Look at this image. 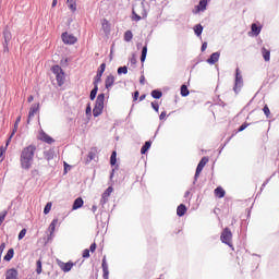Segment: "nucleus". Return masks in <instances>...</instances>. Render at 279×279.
Here are the masks:
<instances>
[{"label":"nucleus","instance_id":"11","mask_svg":"<svg viewBox=\"0 0 279 279\" xmlns=\"http://www.w3.org/2000/svg\"><path fill=\"white\" fill-rule=\"evenodd\" d=\"M208 157H203L196 168V172L195 175H199V173H202V171H204V168L206 167V165H208Z\"/></svg>","mask_w":279,"mask_h":279},{"label":"nucleus","instance_id":"15","mask_svg":"<svg viewBox=\"0 0 279 279\" xmlns=\"http://www.w3.org/2000/svg\"><path fill=\"white\" fill-rule=\"evenodd\" d=\"M82 206H84V199L82 197H77L73 202L72 210H80Z\"/></svg>","mask_w":279,"mask_h":279},{"label":"nucleus","instance_id":"59","mask_svg":"<svg viewBox=\"0 0 279 279\" xmlns=\"http://www.w3.org/2000/svg\"><path fill=\"white\" fill-rule=\"evenodd\" d=\"M92 211H93L94 214L97 213V205H93Z\"/></svg>","mask_w":279,"mask_h":279},{"label":"nucleus","instance_id":"49","mask_svg":"<svg viewBox=\"0 0 279 279\" xmlns=\"http://www.w3.org/2000/svg\"><path fill=\"white\" fill-rule=\"evenodd\" d=\"M247 125H250V124L243 123V124L239 128L238 132H243V130H246Z\"/></svg>","mask_w":279,"mask_h":279},{"label":"nucleus","instance_id":"32","mask_svg":"<svg viewBox=\"0 0 279 279\" xmlns=\"http://www.w3.org/2000/svg\"><path fill=\"white\" fill-rule=\"evenodd\" d=\"M189 95H190L189 87L186 85H182L181 86V96L189 97Z\"/></svg>","mask_w":279,"mask_h":279},{"label":"nucleus","instance_id":"43","mask_svg":"<svg viewBox=\"0 0 279 279\" xmlns=\"http://www.w3.org/2000/svg\"><path fill=\"white\" fill-rule=\"evenodd\" d=\"M64 173H69V171H71V169H73V166L66 163V161H64Z\"/></svg>","mask_w":279,"mask_h":279},{"label":"nucleus","instance_id":"8","mask_svg":"<svg viewBox=\"0 0 279 279\" xmlns=\"http://www.w3.org/2000/svg\"><path fill=\"white\" fill-rule=\"evenodd\" d=\"M39 110H40V104H34L31 106L29 111H28L27 123H29V121H32V119H34V117H36V114Z\"/></svg>","mask_w":279,"mask_h":279},{"label":"nucleus","instance_id":"52","mask_svg":"<svg viewBox=\"0 0 279 279\" xmlns=\"http://www.w3.org/2000/svg\"><path fill=\"white\" fill-rule=\"evenodd\" d=\"M138 95H140V93H138V90H136L133 95V101H138Z\"/></svg>","mask_w":279,"mask_h":279},{"label":"nucleus","instance_id":"7","mask_svg":"<svg viewBox=\"0 0 279 279\" xmlns=\"http://www.w3.org/2000/svg\"><path fill=\"white\" fill-rule=\"evenodd\" d=\"M241 86H243V76H241V73H239V69H236L235 84L233 87V90L236 95H239V92L241 90Z\"/></svg>","mask_w":279,"mask_h":279},{"label":"nucleus","instance_id":"55","mask_svg":"<svg viewBox=\"0 0 279 279\" xmlns=\"http://www.w3.org/2000/svg\"><path fill=\"white\" fill-rule=\"evenodd\" d=\"M202 51H204L205 49H208V44L207 43H204L203 45H202Z\"/></svg>","mask_w":279,"mask_h":279},{"label":"nucleus","instance_id":"48","mask_svg":"<svg viewBox=\"0 0 279 279\" xmlns=\"http://www.w3.org/2000/svg\"><path fill=\"white\" fill-rule=\"evenodd\" d=\"M100 204L104 206V204H106V192H104L101 194V199H100Z\"/></svg>","mask_w":279,"mask_h":279},{"label":"nucleus","instance_id":"21","mask_svg":"<svg viewBox=\"0 0 279 279\" xmlns=\"http://www.w3.org/2000/svg\"><path fill=\"white\" fill-rule=\"evenodd\" d=\"M54 156H56V151L53 149H49L44 153V158L46 160H53Z\"/></svg>","mask_w":279,"mask_h":279},{"label":"nucleus","instance_id":"57","mask_svg":"<svg viewBox=\"0 0 279 279\" xmlns=\"http://www.w3.org/2000/svg\"><path fill=\"white\" fill-rule=\"evenodd\" d=\"M90 112H92V109H90V107H89V105L86 107V114H90Z\"/></svg>","mask_w":279,"mask_h":279},{"label":"nucleus","instance_id":"60","mask_svg":"<svg viewBox=\"0 0 279 279\" xmlns=\"http://www.w3.org/2000/svg\"><path fill=\"white\" fill-rule=\"evenodd\" d=\"M58 5V0H52V8H56Z\"/></svg>","mask_w":279,"mask_h":279},{"label":"nucleus","instance_id":"26","mask_svg":"<svg viewBox=\"0 0 279 279\" xmlns=\"http://www.w3.org/2000/svg\"><path fill=\"white\" fill-rule=\"evenodd\" d=\"M3 37L5 43H10V40H12V33L5 28L3 32Z\"/></svg>","mask_w":279,"mask_h":279},{"label":"nucleus","instance_id":"56","mask_svg":"<svg viewBox=\"0 0 279 279\" xmlns=\"http://www.w3.org/2000/svg\"><path fill=\"white\" fill-rule=\"evenodd\" d=\"M131 64L135 65L136 64V57L131 58Z\"/></svg>","mask_w":279,"mask_h":279},{"label":"nucleus","instance_id":"40","mask_svg":"<svg viewBox=\"0 0 279 279\" xmlns=\"http://www.w3.org/2000/svg\"><path fill=\"white\" fill-rule=\"evenodd\" d=\"M97 90H98V87L97 85H95L94 89L90 92V99L92 101L95 100V98L97 97Z\"/></svg>","mask_w":279,"mask_h":279},{"label":"nucleus","instance_id":"62","mask_svg":"<svg viewBox=\"0 0 279 279\" xmlns=\"http://www.w3.org/2000/svg\"><path fill=\"white\" fill-rule=\"evenodd\" d=\"M145 97H147V95H142L141 97H140V101H144V99H145Z\"/></svg>","mask_w":279,"mask_h":279},{"label":"nucleus","instance_id":"39","mask_svg":"<svg viewBox=\"0 0 279 279\" xmlns=\"http://www.w3.org/2000/svg\"><path fill=\"white\" fill-rule=\"evenodd\" d=\"M26 234H27V229H22L17 235L19 241H22V239H25Z\"/></svg>","mask_w":279,"mask_h":279},{"label":"nucleus","instance_id":"30","mask_svg":"<svg viewBox=\"0 0 279 279\" xmlns=\"http://www.w3.org/2000/svg\"><path fill=\"white\" fill-rule=\"evenodd\" d=\"M251 29L254 36H258V34H260V27H258V25H256L255 23L252 24Z\"/></svg>","mask_w":279,"mask_h":279},{"label":"nucleus","instance_id":"1","mask_svg":"<svg viewBox=\"0 0 279 279\" xmlns=\"http://www.w3.org/2000/svg\"><path fill=\"white\" fill-rule=\"evenodd\" d=\"M36 154V145L31 144L23 148L21 156H20V162L22 169H31L32 162H34V155Z\"/></svg>","mask_w":279,"mask_h":279},{"label":"nucleus","instance_id":"41","mask_svg":"<svg viewBox=\"0 0 279 279\" xmlns=\"http://www.w3.org/2000/svg\"><path fill=\"white\" fill-rule=\"evenodd\" d=\"M123 73L124 75H128V66H120L118 69V74L121 75Z\"/></svg>","mask_w":279,"mask_h":279},{"label":"nucleus","instance_id":"16","mask_svg":"<svg viewBox=\"0 0 279 279\" xmlns=\"http://www.w3.org/2000/svg\"><path fill=\"white\" fill-rule=\"evenodd\" d=\"M219 56H221L219 52L211 53L210 58L207 59L208 64H217L219 62Z\"/></svg>","mask_w":279,"mask_h":279},{"label":"nucleus","instance_id":"20","mask_svg":"<svg viewBox=\"0 0 279 279\" xmlns=\"http://www.w3.org/2000/svg\"><path fill=\"white\" fill-rule=\"evenodd\" d=\"M215 196L218 197L219 199L226 197V190H223V187L218 186L215 191Z\"/></svg>","mask_w":279,"mask_h":279},{"label":"nucleus","instance_id":"13","mask_svg":"<svg viewBox=\"0 0 279 279\" xmlns=\"http://www.w3.org/2000/svg\"><path fill=\"white\" fill-rule=\"evenodd\" d=\"M207 5H208V0H201L198 5L195 7L194 14H198V12H204Z\"/></svg>","mask_w":279,"mask_h":279},{"label":"nucleus","instance_id":"3","mask_svg":"<svg viewBox=\"0 0 279 279\" xmlns=\"http://www.w3.org/2000/svg\"><path fill=\"white\" fill-rule=\"evenodd\" d=\"M105 99H106L105 94L98 95V97L96 99V105L93 109L94 117H99V114H101L104 112V101H105Z\"/></svg>","mask_w":279,"mask_h":279},{"label":"nucleus","instance_id":"2","mask_svg":"<svg viewBox=\"0 0 279 279\" xmlns=\"http://www.w3.org/2000/svg\"><path fill=\"white\" fill-rule=\"evenodd\" d=\"M146 2L147 0L134 3L131 20L135 21V23H138V21L147 19V9H145Z\"/></svg>","mask_w":279,"mask_h":279},{"label":"nucleus","instance_id":"47","mask_svg":"<svg viewBox=\"0 0 279 279\" xmlns=\"http://www.w3.org/2000/svg\"><path fill=\"white\" fill-rule=\"evenodd\" d=\"M95 250H97V243H92L90 246H89V252H95Z\"/></svg>","mask_w":279,"mask_h":279},{"label":"nucleus","instance_id":"54","mask_svg":"<svg viewBox=\"0 0 279 279\" xmlns=\"http://www.w3.org/2000/svg\"><path fill=\"white\" fill-rule=\"evenodd\" d=\"M12 136H14V131L12 132L11 136L8 138L5 147H8V145H10V142L12 141Z\"/></svg>","mask_w":279,"mask_h":279},{"label":"nucleus","instance_id":"64","mask_svg":"<svg viewBox=\"0 0 279 279\" xmlns=\"http://www.w3.org/2000/svg\"><path fill=\"white\" fill-rule=\"evenodd\" d=\"M191 192H185V197H189Z\"/></svg>","mask_w":279,"mask_h":279},{"label":"nucleus","instance_id":"10","mask_svg":"<svg viewBox=\"0 0 279 279\" xmlns=\"http://www.w3.org/2000/svg\"><path fill=\"white\" fill-rule=\"evenodd\" d=\"M56 226H60L58 218H53L51 223L48 227V230L50 232V234L48 236V241L51 240V238L53 236V232H56Z\"/></svg>","mask_w":279,"mask_h":279},{"label":"nucleus","instance_id":"6","mask_svg":"<svg viewBox=\"0 0 279 279\" xmlns=\"http://www.w3.org/2000/svg\"><path fill=\"white\" fill-rule=\"evenodd\" d=\"M61 38L64 45H75V43H77V37H75L73 34H69L68 32L63 33Z\"/></svg>","mask_w":279,"mask_h":279},{"label":"nucleus","instance_id":"31","mask_svg":"<svg viewBox=\"0 0 279 279\" xmlns=\"http://www.w3.org/2000/svg\"><path fill=\"white\" fill-rule=\"evenodd\" d=\"M151 97H153L154 99H160V98L162 97V92H160V90H158V89H154V90L151 92Z\"/></svg>","mask_w":279,"mask_h":279},{"label":"nucleus","instance_id":"44","mask_svg":"<svg viewBox=\"0 0 279 279\" xmlns=\"http://www.w3.org/2000/svg\"><path fill=\"white\" fill-rule=\"evenodd\" d=\"M83 258H90V250L85 248L83 251Z\"/></svg>","mask_w":279,"mask_h":279},{"label":"nucleus","instance_id":"38","mask_svg":"<svg viewBox=\"0 0 279 279\" xmlns=\"http://www.w3.org/2000/svg\"><path fill=\"white\" fill-rule=\"evenodd\" d=\"M263 112L267 117V119H269V117H271V111L269 110V106L265 105L263 108Z\"/></svg>","mask_w":279,"mask_h":279},{"label":"nucleus","instance_id":"9","mask_svg":"<svg viewBox=\"0 0 279 279\" xmlns=\"http://www.w3.org/2000/svg\"><path fill=\"white\" fill-rule=\"evenodd\" d=\"M38 140L43 141V143H47L48 145L56 143V140H53V137L49 136V134L45 133V131H41L39 133Z\"/></svg>","mask_w":279,"mask_h":279},{"label":"nucleus","instance_id":"35","mask_svg":"<svg viewBox=\"0 0 279 279\" xmlns=\"http://www.w3.org/2000/svg\"><path fill=\"white\" fill-rule=\"evenodd\" d=\"M114 84V76L109 75L107 77V82H106V88H108L109 86H112Z\"/></svg>","mask_w":279,"mask_h":279},{"label":"nucleus","instance_id":"19","mask_svg":"<svg viewBox=\"0 0 279 279\" xmlns=\"http://www.w3.org/2000/svg\"><path fill=\"white\" fill-rule=\"evenodd\" d=\"M60 268L64 271V274H69V271H71V269H73V263H71V262L62 263L60 265Z\"/></svg>","mask_w":279,"mask_h":279},{"label":"nucleus","instance_id":"46","mask_svg":"<svg viewBox=\"0 0 279 279\" xmlns=\"http://www.w3.org/2000/svg\"><path fill=\"white\" fill-rule=\"evenodd\" d=\"M151 108H154V110H155L156 112H158L160 106L158 105V102L154 101V102H151Z\"/></svg>","mask_w":279,"mask_h":279},{"label":"nucleus","instance_id":"4","mask_svg":"<svg viewBox=\"0 0 279 279\" xmlns=\"http://www.w3.org/2000/svg\"><path fill=\"white\" fill-rule=\"evenodd\" d=\"M220 241L226 245H229V247H232V250H234V247L232 246V231L230 230V228L223 229L220 235Z\"/></svg>","mask_w":279,"mask_h":279},{"label":"nucleus","instance_id":"25","mask_svg":"<svg viewBox=\"0 0 279 279\" xmlns=\"http://www.w3.org/2000/svg\"><path fill=\"white\" fill-rule=\"evenodd\" d=\"M110 165L117 169V150H113L110 157Z\"/></svg>","mask_w":279,"mask_h":279},{"label":"nucleus","instance_id":"29","mask_svg":"<svg viewBox=\"0 0 279 279\" xmlns=\"http://www.w3.org/2000/svg\"><path fill=\"white\" fill-rule=\"evenodd\" d=\"M134 38V34H132V31H126L124 33V40L125 43H130Z\"/></svg>","mask_w":279,"mask_h":279},{"label":"nucleus","instance_id":"50","mask_svg":"<svg viewBox=\"0 0 279 279\" xmlns=\"http://www.w3.org/2000/svg\"><path fill=\"white\" fill-rule=\"evenodd\" d=\"M167 118V111H162L159 116L160 121H163V119Z\"/></svg>","mask_w":279,"mask_h":279},{"label":"nucleus","instance_id":"17","mask_svg":"<svg viewBox=\"0 0 279 279\" xmlns=\"http://www.w3.org/2000/svg\"><path fill=\"white\" fill-rule=\"evenodd\" d=\"M262 56L265 62H269V60H271V51L265 47L262 48Z\"/></svg>","mask_w":279,"mask_h":279},{"label":"nucleus","instance_id":"61","mask_svg":"<svg viewBox=\"0 0 279 279\" xmlns=\"http://www.w3.org/2000/svg\"><path fill=\"white\" fill-rule=\"evenodd\" d=\"M107 193H108V195H110V193H112V186H109V187L107 189Z\"/></svg>","mask_w":279,"mask_h":279},{"label":"nucleus","instance_id":"36","mask_svg":"<svg viewBox=\"0 0 279 279\" xmlns=\"http://www.w3.org/2000/svg\"><path fill=\"white\" fill-rule=\"evenodd\" d=\"M147 58V46H144L142 49L141 62H145Z\"/></svg>","mask_w":279,"mask_h":279},{"label":"nucleus","instance_id":"51","mask_svg":"<svg viewBox=\"0 0 279 279\" xmlns=\"http://www.w3.org/2000/svg\"><path fill=\"white\" fill-rule=\"evenodd\" d=\"M5 250V243L0 245V256H3V251Z\"/></svg>","mask_w":279,"mask_h":279},{"label":"nucleus","instance_id":"24","mask_svg":"<svg viewBox=\"0 0 279 279\" xmlns=\"http://www.w3.org/2000/svg\"><path fill=\"white\" fill-rule=\"evenodd\" d=\"M66 5L72 12H75V10H77V3L75 0H66Z\"/></svg>","mask_w":279,"mask_h":279},{"label":"nucleus","instance_id":"27","mask_svg":"<svg viewBox=\"0 0 279 279\" xmlns=\"http://www.w3.org/2000/svg\"><path fill=\"white\" fill-rule=\"evenodd\" d=\"M151 147V142H145L143 147L141 148V154H147Z\"/></svg>","mask_w":279,"mask_h":279},{"label":"nucleus","instance_id":"23","mask_svg":"<svg viewBox=\"0 0 279 279\" xmlns=\"http://www.w3.org/2000/svg\"><path fill=\"white\" fill-rule=\"evenodd\" d=\"M95 158H97V149L92 148L87 155V162H92V160H95Z\"/></svg>","mask_w":279,"mask_h":279},{"label":"nucleus","instance_id":"45","mask_svg":"<svg viewBox=\"0 0 279 279\" xmlns=\"http://www.w3.org/2000/svg\"><path fill=\"white\" fill-rule=\"evenodd\" d=\"M7 215H8V211H2L0 214V226H1V223H3V221H5Z\"/></svg>","mask_w":279,"mask_h":279},{"label":"nucleus","instance_id":"18","mask_svg":"<svg viewBox=\"0 0 279 279\" xmlns=\"http://www.w3.org/2000/svg\"><path fill=\"white\" fill-rule=\"evenodd\" d=\"M186 205L180 204L177 208V215L178 217H184L186 215Z\"/></svg>","mask_w":279,"mask_h":279},{"label":"nucleus","instance_id":"5","mask_svg":"<svg viewBox=\"0 0 279 279\" xmlns=\"http://www.w3.org/2000/svg\"><path fill=\"white\" fill-rule=\"evenodd\" d=\"M52 73L56 75L58 86H63L64 85V71H62V68L60 65H53Z\"/></svg>","mask_w":279,"mask_h":279},{"label":"nucleus","instance_id":"34","mask_svg":"<svg viewBox=\"0 0 279 279\" xmlns=\"http://www.w3.org/2000/svg\"><path fill=\"white\" fill-rule=\"evenodd\" d=\"M36 274H38V275H40V274H43V262L40 260V259H38L37 262H36Z\"/></svg>","mask_w":279,"mask_h":279},{"label":"nucleus","instance_id":"12","mask_svg":"<svg viewBox=\"0 0 279 279\" xmlns=\"http://www.w3.org/2000/svg\"><path fill=\"white\" fill-rule=\"evenodd\" d=\"M5 279H19V270L16 268H10L7 270Z\"/></svg>","mask_w":279,"mask_h":279},{"label":"nucleus","instance_id":"63","mask_svg":"<svg viewBox=\"0 0 279 279\" xmlns=\"http://www.w3.org/2000/svg\"><path fill=\"white\" fill-rule=\"evenodd\" d=\"M21 122V117L16 119L15 123H20Z\"/></svg>","mask_w":279,"mask_h":279},{"label":"nucleus","instance_id":"58","mask_svg":"<svg viewBox=\"0 0 279 279\" xmlns=\"http://www.w3.org/2000/svg\"><path fill=\"white\" fill-rule=\"evenodd\" d=\"M27 101H28V104H32V101H34V96H29V97L27 98Z\"/></svg>","mask_w":279,"mask_h":279},{"label":"nucleus","instance_id":"28","mask_svg":"<svg viewBox=\"0 0 279 279\" xmlns=\"http://www.w3.org/2000/svg\"><path fill=\"white\" fill-rule=\"evenodd\" d=\"M203 32H204V26H202V24H197L196 26H194V33L196 34V36H202Z\"/></svg>","mask_w":279,"mask_h":279},{"label":"nucleus","instance_id":"53","mask_svg":"<svg viewBox=\"0 0 279 279\" xmlns=\"http://www.w3.org/2000/svg\"><path fill=\"white\" fill-rule=\"evenodd\" d=\"M140 84H141L142 86H145V75H142V76L140 77Z\"/></svg>","mask_w":279,"mask_h":279},{"label":"nucleus","instance_id":"33","mask_svg":"<svg viewBox=\"0 0 279 279\" xmlns=\"http://www.w3.org/2000/svg\"><path fill=\"white\" fill-rule=\"evenodd\" d=\"M51 206H53V203L48 202L46 206L44 207V215H49L51 213Z\"/></svg>","mask_w":279,"mask_h":279},{"label":"nucleus","instance_id":"14","mask_svg":"<svg viewBox=\"0 0 279 279\" xmlns=\"http://www.w3.org/2000/svg\"><path fill=\"white\" fill-rule=\"evenodd\" d=\"M105 71H106V63H101L100 69L98 70L96 78L94 81L95 86H97V83L101 81V76L104 75Z\"/></svg>","mask_w":279,"mask_h":279},{"label":"nucleus","instance_id":"42","mask_svg":"<svg viewBox=\"0 0 279 279\" xmlns=\"http://www.w3.org/2000/svg\"><path fill=\"white\" fill-rule=\"evenodd\" d=\"M7 149H8V147H4V146L0 147V158H1V160H3V158H5Z\"/></svg>","mask_w":279,"mask_h":279},{"label":"nucleus","instance_id":"22","mask_svg":"<svg viewBox=\"0 0 279 279\" xmlns=\"http://www.w3.org/2000/svg\"><path fill=\"white\" fill-rule=\"evenodd\" d=\"M14 258V248H9L7 254L3 257V260H7L8 263H10V260H12Z\"/></svg>","mask_w":279,"mask_h":279},{"label":"nucleus","instance_id":"37","mask_svg":"<svg viewBox=\"0 0 279 279\" xmlns=\"http://www.w3.org/2000/svg\"><path fill=\"white\" fill-rule=\"evenodd\" d=\"M101 267H102V278L106 279V255L102 256Z\"/></svg>","mask_w":279,"mask_h":279}]
</instances>
